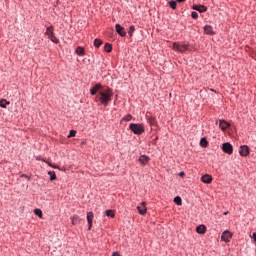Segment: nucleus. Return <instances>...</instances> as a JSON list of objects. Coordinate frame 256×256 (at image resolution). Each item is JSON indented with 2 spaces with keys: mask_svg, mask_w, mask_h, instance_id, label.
<instances>
[{
  "mask_svg": "<svg viewBox=\"0 0 256 256\" xmlns=\"http://www.w3.org/2000/svg\"><path fill=\"white\" fill-rule=\"evenodd\" d=\"M111 97H113V90H111V88H108L105 90H101L96 96V99L100 101L102 105H105V107H107V105H109L111 101Z\"/></svg>",
  "mask_w": 256,
  "mask_h": 256,
  "instance_id": "obj_1",
  "label": "nucleus"
},
{
  "mask_svg": "<svg viewBox=\"0 0 256 256\" xmlns=\"http://www.w3.org/2000/svg\"><path fill=\"white\" fill-rule=\"evenodd\" d=\"M129 129L132 131V133H134V135H143V133H145L144 124L132 123L130 124Z\"/></svg>",
  "mask_w": 256,
  "mask_h": 256,
  "instance_id": "obj_2",
  "label": "nucleus"
},
{
  "mask_svg": "<svg viewBox=\"0 0 256 256\" xmlns=\"http://www.w3.org/2000/svg\"><path fill=\"white\" fill-rule=\"evenodd\" d=\"M173 49H174V51H179L180 53H185V51L189 50V46L187 44L174 43Z\"/></svg>",
  "mask_w": 256,
  "mask_h": 256,
  "instance_id": "obj_3",
  "label": "nucleus"
},
{
  "mask_svg": "<svg viewBox=\"0 0 256 256\" xmlns=\"http://www.w3.org/2000/svg\"><path fill=\"white\" fill-rule=\"evenodd\" d=\"M222 150L228 155H233V145H231L229 142H226L222 145Z\"/></svg>",
  "mask_w": 256,
  "mask_h": 256,
  "instance_id": "obj_4",
  "label": "nucleus"
},
{
  "mask_svg": "<svg viewBox=\"0 0 256 256\" xmlns=\"http://www.w3.org/2000/svg\"><path fill=\"white\" fill-rule=\"evenodd\" d=\"M231 237H233V234L229 230L224 231L221 235V239L222 241H225V243H229L231 241Z\"/></svg>",
  "mask_w": 256,
  "mask_h": 256,
  "instance_id": "obj_5",
  "label": "nucleus"
},
{
  "mask_svg": "<svg viewBox=\"0 0 256 256\" xmlns=\"http://www.w3.org/2000/svg\"><path fill=\"white\" fill-rule=\"evenodd\" d=\"M116 33L120 35V37H125L127 35V31H125V28L121 26V24L115 25Z\"/></svg>",
  "mask_w": 256,
  "mask_h": 256,
  "instance_id": "obj_6",
  "label": "nucleus"
},
{
  "mask_svg": "<svg viewBox=\"0 0 256 256\" xmlns=\"http://www.w3.org/2000/svg\"><path fill=\"white\" fill-rule=\"evenodd\" d=\"M94 215L93 212H88L87 213V222H88V229L89 231H91L92 227H93V219H94Z\"/></svg>",
  "mask_w": 256,
  "mask_h": 256,
  "instance_id": "obj_7",
  "label": "nucleus"
},
{
  "mask_svg": "<svg viewBox=\"0 0 256 256\" xmlns=\"http://www.w3.org/2000/svg\"><path fill=\"white\" fill-rule=\"evenodd\" d=\"M241 157H247L249 155V146H241L239 150Z\"/></svg>",
  "mask_w": 256,
  "mask_h": 256,
  "instance_id": "obj_8",
  "label": "nucleus"
},
{
  "mask_svg": "<svg viewBox=\"0 0 256 256\" xmlns=\"http://www.w3.org/2000/svg\"><path fill=\"white\" fill-rule=\"evenodd\" d=\"M219 126L222 129V131H226L227 129H229V127H231V124L225 120H220Z\"/></svg>",
  "mask_w": 256,
  "mask_h": 256,
  "instance_id": "obj_9",
  "label": "nucleus"
},
{
  "mask_svg": "<svg viewBox=\"0 0 256 256\" xmlns=\"http://www.w3.org/2000/svg\"><path fill=\"white\" fill-rule=\"evenodd\" d=\"M201 181L202 183H206L207 185H209V183H212L213 177L209 174H205L201 177Z\"/></svg>",
  "mask_w": 256,
  "mask_h": 256,
  "instance_id": "obj_10",
  "label": "nucleus"
},
{
  "mask_svg": "<svg viewBox=\"0 0 256 256\" xmlns=\"http://www.w3.org/2000/svg\"><path fill=\"white\" fill-rule=\"evenodd\" d=\"M147 203L142 202L140 206H137L138 212L140 213V215H145V213H147Z\"/></svg>",
  "mask_w": 256,
  "mask_h": 256,
  "instance_id": "obj_11",
  "label": "nucleus"
},
{
  "mask_svg": "<svg viewBox=\"0 0 256 256\" xmlns=\"http://www.w3.org/2000/svg\"><path fill=\"white\" fill-rule=\"evenodd\" d=\"M139 163H141V165H147V163H149V161H151V158H149L146 155H141L138 159Z\"/></svg>",
  "mask_w": 256,
  "mask_h": 256,
  "instance_id": "obj_12",
  "label": "nucleus"
},
{
  "mask_svg": "<svg viewBox=\"0 0 256 256\" xmlns=\"http://www.w3.org/2000/svg\"><path fill=\"white\" fill-rule=\"evenodd\" d=\"M205 35H215V31H213V27L211 25L204 26Z\"/></svg>",
  "mask_w": 256,
  "mask_h": 256,
  "instance_id": "obj_13",
  "label": "nucleus"
},
{
  "mask_svg": "<svg viewBox=\"0 0 256 256\" xmlns=\"http://www.w3.org/2000/svg\"><path fill=\"white\" fill-rule=\"evenodd\" d=\"M194 11H198L199 13H205L207 11V7L203 5H194Z\"/></svg>",
  "mask_w": 256,
  "mask_h": 256,
  "instance_id": "obj_14",
  "label": "nucleus"
},
{
  "mask_svg": "<svg viewBox=\"0 0 256 256\" xmlns=\"http://www.w3.org/2000/svg\"><path fill=\"white\" fill-rule=\"evenodd\" d=\"M103 86L101 84H96L94 85V87L90 90V94L91 95H97V91H99V89H101Z\"/></svg>",
  "mask_w": 256,
  "mask_h": 256,
  "instance_id": "obj_15",
  "label": "nucleus"
},
{
  "mask_svg": "<svg viewBox=\"0 0 256 256\" xmlns=\"http://www.w3.org/2000/svg\"><path fill=\"white\" fill-rule=\"evenodd\" d=\"M206 231H207V227H205V225H199L196 228V232L199 233L200 235L205 234Z\"/></svg>",
  "mask_w": 256,
  "mask_h": 256,
  "instance_id": "obj_16",
  "label": "nucleus"
},
{
  "mask_svg": "<svg viewBox=\"0 0 256 256\" xmlns=\"http://www.w3.org/2000/svg\"><path fill=\"white\" fill-rule=\"evenodd\" d=\"M147 121L151 126L157 125V119L153 116H147Z\"/></svg>",
  "mask_w": 256,
  "mask_h": 256,
  "instance_id": "obj_17",
  "label": "nucleus"
},
{
  "mask_svg": "<svg viewBox=\"0 0 256 256\" xmlns=\"http://www.w3.org/2000/svg\"><path fill=\"white\" fill-rule=\"evenodd\" d=\"M72 225H77V223H81V218L77 215L71 217Z\"/></svg>",
  "mask_w": 256,
  "mask_h": 256,
  "instance_id": "obj_18",
  "label": "nucleus"
},
{
  "mask_svg": "<svg viewBox=\"0 0 256 256\" xmlns=\"http://www.w3.org/2000/svg\"><path fill=\"white\" fill-rule=\"evenodd\" d=\"M76 55H85V48L78 46L75 50Z\"/></svg>",
  "mask_w": 256,
  "mask_h": 256,
  "instance_id": "obj_19",
  "label": "nucleus"
},
{
  "mask_svg": "<svg viewBox=\"0 0 256 256\" xmlns=\"http://www.w3.org/2000/svg\"><path fill=\"white\" fill-rule=\"evenodd\" d=\"M9 104L10 102L5 99L0 100V107H2V109H7V105Z\"/></svg>",
  "mask_w": 256,
  "mask_h": 256,
  "instance_id": "obj_20",
  "label": "nucleus"
},
{
  "mask_svg": "<svg viewBox=\"0 0 256 256\" xmlns=\"http://www.w3.org/2000/svg\"><path fill=\"white\" fill-rule=\"evenodd\" d=\"M101 45H103V41L101 39H95L94 40V47H96V49H99V47H101Z\"/></svg>",
  "mask_w": 256,
  "mask_h": 256,
  "instance_id": "obj_21",
  "label": "nucleus"
},
{
  "mask_svg": "<svg viewBox=\"0 0 256 256\" xmlns=\"http://www.w3.org/2000/svg\"><path fill=\"white\" fill-rule=\"evenodd\" d=\"M104 51H106V53H111V51H113V46L109 43H106L104 46Z\"/></svg>",
  "mask_w": 256,
  "mask_h": 256,
  "instance_id": "obj_22",
  "label": "nucleus"
},
{
  "mask_svg": "<svg viewBox=\"0 0 256 256\" xmlns=\"http://www.w3.org/2000/svg\"><path fill=\"white\" fill-rule=\"evenodd\" d=\"M48 175L50 176V181H55V179H57V175L55 174V171H49Z\"/></svg>",
  "mask_w": 256,
  "mask_h": 256,
  "instance_id": "obj_23",
  "label": "nucleus"
},
{
  "mask_svg": "<svg viewBox=\"0 0 256 256\" xmlns=\"http://www.w3.org/2000/svg\"><path fill=\"white\" fill-rule=\"evenodd\" d=\"M105 215L107 217H111L113 219V217H115V211H113V210H106L105 211Z\"/></svg>",
  "mask_w": 256,
  "mask_h": 256,
  "instance_id": "obj_24",
  "label": "nucleus"
},
{
  "mask_svg": "<svg viewBox=\"0 0 256 256\" xmlns=\"http://www.w3.org/2000/svg\"><path fill=\"white\" fill-rule=\"evenodd\" d=\"M48 38H49L53 43H59V40L57 39V37H55V33L50 34V36H48Z\"/></svg>",
  "mask_w": 256,
  "mask_h": 256,
  "instance_id": "obj_25",
  "label": "nucleus"
},
{
  "mask_svg": "<svg viewBox=\"0 0 256 256\" xmlns=\"http://www.w3.org/2000/svg\"><path fill=\"white\" fill-rule=\"evenodd\" d=\"M46 35L48 37H51V35H53V26L47 27L46 29Z\"/></svg>",
  "mask_w": 256,
  "mask_h": 256,
  "instance_id": "obj_26",
  "label": "nucleus"
},
{
  "mask_svg": "<svg viewBox=\"0 0 256 256\" xmlns=\"http://www.w3.org/2000/svg\"><path fill=\"white\" fill-rule=\"evenodd\" d=\"M207 145H209V143L207 142V140L205 138H202L200 140V146L201 147H207Z\"/></svg>",
  "mask_w": 256,
  "mask_h": 256,
  "instance_id": "obj_27",
  "label": "nucleus"
},
{
  "mask_svg": "<svg viewBox=\"0 0 256 256\" xmlns=\"http://www.w3.org/2000/svg\"><path fill=\"white\" fill-rule=\"evenodd\" d=\"M34 213H35V215L40 217V219L43 217V211H41V209H35Z\"/></svg>",
  "mask_w": 256,
  "mask_h": 256,
  "instance_id": "obj_28",
  "label": "nucleus"
},
{
  "mask_svg": "<svg viewBox=\"0 0 256 256\" xmlns=\"http://www.w3.org/2000/svg\"><path fill=\"white\" fill-rule=\"evenodd\" d=\"M133 33H135V26H130L129 31H128V35L130 37H133Z\"/></svg>",
  "mask_w": 256,
  "mask_h": 256,
  "instance_id": "obj_29",
  "label": "nucleus"
},
{
  "mask_svg": "<svg viewBox=\"0 0 256 256\" xmlns=\"http://www.w3.org/2000/svg\"><path fill=\"white\" fill-rule=\"evenodd\" d=\"M174 203H176V205H182L181 197L176 196V197L174 198Z\"/></svg>",
  "mask_w": 256,
  "mask_h": 256,
  "instance_id": "obj_30",
  "label": "nucleus"
},
{
  "mask_svg": "<svg viewBox=\"0 0 256 256\" xmlns=\"http://www.w3.org/2000/svg\"><path fill=\"white\" fill-rule=\"evenodd\" d=\"M133 119V116L131 114H128L122 118V121H131Z\"/></svg>",
  "mask_w": 256,
  "mask_h": 256,
  "instance_id": "obj_31",
  "label": "nucleus"
},
{
  "mask_svg": "<svg viewBox=\"0 0 256 256\" xmlns=\"http://www.w3.org/2000/svg\"><path fill=\"white\" fill-rule=\"evenodd\" d=\"M169 5H170L171 9H177V2L176 1H170Z\"/></svg>",
  "mask_w": 256,
  "mask_h": 256,
  "instance_id": "obj_32",
  "label": "nucleus"
},
{
  "mask_svg": "<svg viewBox=\"0 0 256 256\" xmlns=\"http://www.w3.org/2000/svg\"><path fill=\"white\" fill-rule=\"evenodd\" d=\"M75 135H77V131L71 130L69 135H68V138L75 137Z\"/></svg>",
  "mask_w": 256,
  "mask_h": 256,
  "instance_id": "obj_33",
  "label": "nucleus"
},
{
  "mask_svg": "<svg viewBox=\"0 0 256 256\" xmlns=\"http://www.w3.org/2000/svg\"><path fill=\"white\" fill-rule=\"evenodd\" d=\"M191 17L192 19H197L199 17V14L197 12H192Z\"/></svg>",
  "mask_w": 256,
  "mask_h": 256,
  "instance_id": "obj_34",
  "label": "nucleus"
},
{
  "mask_svg": "<svg viewBox=\"0 0 256 256\" xmlns=\"http://www.w3.org/2000/svg\"><path fill=\"white\" fill-rule=\"evenodd\" d=\"M50 167H53V169H58L59 168V166H57V165H53V164H51L50 162H46Z\"/></svg>",
  "mask_w": 256,
  "mask_h": 256,
  "instance_id": "obj_35",
  "label": "nucleus"
},
{
  "mask_svg": "<svg viewBox=\"0 0 256 256\" xmlns=\"http://www.w3.org/2000/svg\"><path fill=\"white\" fill-rule=\"evenodd\" d=\"M251 238L254 240V242L256 243V232H254L251 236Z\"/></svg>",
  "mask_w": 256,
  "mask_h": 256,
  "instance_id": "obj_36",
  "label": "nucleus"
},
{
  "mask_svg": "<svg viewBox=\"0 0 256 256\" xmlns=\"http://www.w3.org/2000/svg\"><path fill=\"white\" fill-rule=\"evenodd\" d=\"M112 256H121L119 252H114Z\"/></svg>",
  "mask_w": 256,
  "mask_h": 256,
  "instance_id": "obj_37",
  "label": "nucleus"
},
{
  "mask_svg": "<svg viewBox=\"0 0 256 256\" xmlns=\"http://www.w3.org/2000/svg\"><path fill=\"white\" fill-rule=\"evenodd\" d=\"M179 175H180V177H184L185 176V172H180Z\"/></svg>",
  "mask_w": 256,
  "mask_h": 256,
  "instance_id": "obj_38",
  "label": "nucleus"
},
{
  "mask_svg": "<svg viewBox=\"0 0 256 256\" xmlns=\"http://www.w3.org/2000/svg\"><path fill=\"white\" fill-rule=\"evenodd\" d=\"M22 177H25L26 179H29V176L23 174Z\"/></svg>",
  "mask_w": 256,
  "mask_h": 256,
  "instance_id": "obj_39",
  "label": "nucleus"
},
{
  "mask_svg": "<svg viewBox=\"0 0 256 256\" xmlns=\"http://www.w3.org/2000/svg\"><path fill=\"white\" fill-rule=\"evenodd\" d=\"M178 3H183L185 0H176Z\"/></svg>",
  "mask_w": 256,
  "mask_h": 256,
  "instance_id": "obj_40",
  "label": "nucleus"
},
{
  "mask_svg": "<svg viewBox=\"0 0 256 256\" xmlns=\"http://www.w3.org/2000/svg\"><path fill=\"white\" fill-rule=\"evenodd\" d=\"M229 214V212H224V215H228Z\"/></svg>",
  "mask_w": 256,
  "mask_h": 256,
  "instance_id": "obj_41",
  "label": "nucleus"
}]
</instances>
